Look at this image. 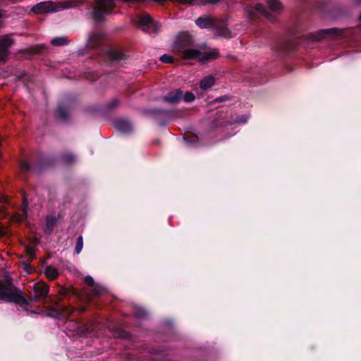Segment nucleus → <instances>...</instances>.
Returning <instances> with one entry per match:
<instances>
[{"instance_id": "f257e3e1", "label": "nucleus", "mask_w": 361, "mask_h": 361, "mask_svg": "<svg viewBox=\"0 0 361 361\" xmlns=\"http://www.w3.org/2000/svg\"><path fill=\"white\" fill-rule=\"evenodd\" d=\"M173 51L183 59H195L205 63L219 57L216 49L206 50L204 44L195 43L193 37L188 34L180 35L173 46Z\"/></svg>"}, {"instance_id": "f03ea898", "label": "nucleus", "mask_w": 361, "mask_h": 361, "mask_svg": "<svg viewBox=\"0 0 361 361\" xmlns=\"http://www.w3.org/2000/svg\"><path fill=\"white\" fill-rule=\"evenodd\" d=\"M80 2V0H66L57 4L52 1H44L35 5L32 8V11L35 14L56 13L64 9L77 7Z\"/></svg>"}, {"instance_id": "7ed1b4c3", "label": "nucleus", "mask_w": 361, "mask_h": 361, "mask_svg": "<svg viewBox=\"0 0 361 361\" xmlns=\"http://www.w3.org/2000/svg\"><path fill=\"white\" fill-rule=\"evenodd\" d=\"M0 301L13 302L20 305H26L27 300L20 290L10 283L0 281Z\"/></svg>"}, {"instance_id": "20e7f679", "label": "nucleus", "mask_w": 361, "mask_h": 361, "mask_svg": "<svg viewBox=\"0 0 361 361\" xmlns=\"http://www.w3.org/2000/svg\"><path fill=\"white\" fill-rule=\"evenodd\" d=\"M133 20L137 26L147 34H157L159 32V25L147 13L137 15Z\"/></svg>"}, {"instance_id": "39448f33", "label": "nucleus", "mask_w": 361, "mask_h": 361, "mask_svg": "<svg viewBox=\"0 0 361 361\" xmlns=\"http://www.w3.org/2000/svg\"><path fill=\"white\" fill-rule=\"evenodd\" d=\"M195 23L200 28H212L216 27V35L224 37H231V32L229 30L224 26L217 27L216 20L210 16H203L199 17L196 20Z\"/></svg>"}, {"instance_id": "423d86ee", "label": "nucleus", "mask_w": 361, "mask_h": 361, "mask_svg": "<svg viewBox=\"0 0 361 361\" xmlns=\"http://www.w3.org/2000/svg\"><path fill=\"white\" fill-rule=\"evenodd\" d=\"M246 12L248 18L252 20L262 16H269L267 10L261 4L247 6Z\"/></svg>"}, {"instance_id": "0eeeda50", "label": "nucleus", "mask_w": 361, "mask_h": 361, "mask_svg": "<svg viewBox=\"0 0 361 361\" xmlns=\"http://www.w3.org/2000/svg\"><path fill=\"white\" fill-rule=\"evenodd\" d=\"M13 43V39L10 35L0 37V61H5L6 51Z\"/></svg>"}, {"instance_id": "6e6552de", "label": "nucleus", "mask_w": 361, "mask_h": 361, "mask_svg": "<svg viewBox=\"0 0 361 361\" xmlns=\"http://www.w3.org/2000/svg\"><path fill=\"white\" fill-rule=\"evenodd\" d=\"M33 290L35 295L32 298V300H37L41 298H45L48 294L49 287L44 283H37L33 286Z\"/></svg>"}, {"instance_id": "1a4fd4ad", "label": "nucleus", "mask_w": 361, "mask_h": 361, "mask_svg": "<svg viewBox=\"0 0 361 361\" xmlns=\"http://www.w3.org/2000/svg\"><path fill=\"white\" fill-rule=\"evenodd\" d=\"M182 98V92L178 90H174L170 92L164 97V101L169 104H176L180 101Z\"/></svg>"}, {"instance_id": "9d476101", "label": "nucleus", "mask_w": 361, "mask_h": 361, "mask_svg": "<svg viewBox=\"0 0 361 361\" xmlns=\"http://www.w3.org/2000/svg\"><path fill=\"white\" fill-rule=\"evenodd\" d=\"M102 38V34L95 31L90 34L87 42V47L90 49L95 48L99 45L100 39Z\"/></svg>"}, {"instance_id": "9b49d317", "label": "nucleus", "mask_w": 361, "mask_h": 361, "mask_svg": "<svg viewBox=\"0 0 361 361\" xmlns=\"http://www.w3.org/2000/svg\"><path fill=\"white\" fill-rule=\"evenodd\" d=\"M336 32H337V29H336V28L321 30L316 33L311 34L310 37L313 41H319V40L322 39V38H324L326 36V35H327V34L336 35Z\"/></svg>"}, {"instance_id": "f8f14e48", "label": "nucleus", "mask_w": 361, "mask_h": 361, "mask_svg": "<svg viewBox=\"0 0 361 361\" xmlns=\"http://www.w3.org/2000/svg\"><path fill=\"white\" fill-rule=\"evenodd\" d=\"M216 79L213 75H207L200 81V87L207 91L215 84Z\"/></svg>"}, {"instance_id": "ddd939ff", "label": "nucleus", "mask_w": 361, "mask_h": 361, "mask_svg": "<svg viewBox=\"0 0 361 361\" xmlns=\"http://www.w3.org/2000/svg\"><path fill=\"white\" fill-rule=\"evenodd\" d=\"M116 128L119 132L123 133H128L133 130L131 123L124 120L116 121Z\"/></svg>"}, {"instance_id": "4468645a", "label": "nucleus", "mask_w": 361, "mask_h": 361, "mask_svg": "<svg viewBox=\"0 0 361 361\" xmlns=\"http://www.w3.org/2000/svg\"><path fill=\"white\" fill-rule=\"evenodd\" d=\"M107 57L112 61H119L123 59V54L119 49L109 48L106 51Z\"/></svg>"}, {"instance_id": "2eb2a0df", "label": "nucleus", "mask_w": 361, "mask_h": 361, "mask_svg": "<svg viewBox=\"0 0 361 361\" xmlns=\"http://www.w3.org/2000/svg\"><path fill=\"white\" fill-rule=\"evenodd\" d=\"M267 5L273 12H278L282 8V5L279 0H267Z\"/></svg>"}, {"instance_id": "dca6fc26", "label": "nucleus", "mask_w": 361, "mask_h": 361, "mask_svg": "<svg viewBox=\"0 0 361 361\" xmlns=\"http://www.w3.org/2000/svg\"><path fill=\"white\" fill-rule=\"evenodd\" d=\"M44 274L49 279L54 280L57 278L59 272L56 269L52 267H47L44 270Z\"/></svg>"}, {"instance_id": "f3484780", "label": "nucleus", "mask_w": 361, "mask_h": 361, "mask_svg": "<svg viewBox=\"0 0 361 361\" xmlns=\"http://www.w3.org/2000/svg\"><path fill=\"white\" fill-rule=\"evenodd\" d=\"M51 43L54 46H63L68 44V41L66 37L62 36L53 38Z\"/></svg>"}, {"instance_id": "a211bd4d", "label": "nucleus", "mask_w": 361, "mask_h": 361, "mask_svg": "<svg viewBox=\"0 0 361 361\" xmlns=\"http://www.w3.org/2000/svg\"><path fill=\"white\" fill-rule=\"evenodd\" d=\"M134 314L137 318H145L147 315V311L140 306L135 307Z\"/></svg>"}, {"instance_id": "6ab92c4d", "label": "nucleus", "mask_w": 361, "mask_h": 361, "mask_svg": "<svg viewBox=\"0 0 361 361\" xmlns=\"http://www.w3.org/2000/svg\"><path fill=\"white\" fill-rule=\"evenodd\" d=\"M57 114L61 119H66L68 115V111L66 108L63 106H59L57 109Z\"/></svg>"}, {"instance_id": "aec40b11", "label": "nucleus", "mask_w": 361, "mask_h": 361, "mask_svg": "<svg viewBox=\"0 0 361 361\" xmlns=\"http://www.w3.org/2000/svg\"><path fill=\"white\" fill-rule=\"evenodd\" d=\"M83 247V239L81 235L78 236L75 245V252L79 254Z\"/></svg>"}, {"instance_id": "412c9836", "label": "nucleus", "mask_w": 361, "mask_h": 361, "mask_svg": "<svg viewBox=\"0 0 361 361\" xmlns=\"http://www.w3.org/2000/svg\"><path fill=\"white\" fill-rule=\"evenodd\" d=\"M63 161L66 164H71L75 161V157L71 154H65L62 157Z\"/></svg>"}, {"instance_id": "4be33fe9", "label": "nucleus", "mask_w": 361, "mask_h": 361, "mask_svg": "<svg viewBox=\"0 0 361 361\" xmlns=\"http://www.w3.org/2000/svg\"><path fill=\"white\" fill-rule=\"evenodd\" d=\"M27 205H28V203L27 202V200L25 199H24L23 200V214L20 216L19 217V221H23L24 219L27 216Z\"/></svg>"}, {"instance_id": "5701e85b", "label": "nucleus", "mask_w": 361, "mask_h": 361, "mask_svg": "<svg viewBox=\"0 0 361 361\" xmlns=\"http://www.w3.org/2000/svg\"><path fill=\"white\" fill-rule=\"evenodd\" d=\"M56 219L54 217H49L47 219L46 228L49 230H51Z\"/></svg>"}, {"instance_id": "b1692460", "label": "nucleus", "mask_w": 361, "mask_h": 361, "mask_svg": "<svg viewBox=\"0 0 361 361\" xmlns=\"http://www.w3.org/2000/svg\"><path fill=\"white\" fill-rule=\"evenodd\" d=\"M92 290L94 294L97 295H102L105 291V289L99 285H94L92 287Z\"/></svg>"}, {"instance_id": "393cba45", "label": "nucleus", "mask_w": 361, "mask_h": 361, "mask_svg": "<svg viewBox=\"0 0 361 361\" xmlns=\"http://www.w3.org/2000/svg\"><path fill=\"white\" fill-rule=\"evenodd\" d=\"M195 98V95L191 92H186L183 96V99L188 102H192Z\"/></svg>"}, {"instance_id": "a878e982", "label": "nucleus", "mask_w": 361, "mask_h": 361, "mask_svg": "<svg viewBox=\"0 0 361 361\" xmlns=\"http://www.w3.org/2000/svg\"><path fill=\"white\" fill-rule=\"evenodd\" d=\"M160 60L164 63H171L173 58L169 54H164L160 57Z\"/></svg>"}, {"instance_id": "bb28decb", "label": "nucleus", "mask_w": 361, "mask_h": 361, "mask_svg": "<svg viewBox=\"0 0 361 361\" xmlns=\"http://www.w3.org/2000/svg\"><path fill=\"white\" fill-rule=\"evenodd\" d=\"M119 104V102L117 99H112L110 102L107 104V108L109 109H112L116 108Z\"/></svg>"}, {"instance_id": "cd10ccee", "label": "nucleus", "mask_w": 361, "mask_h": 361, "mask_svg": "<svg viewBox=\"0 0 361 361\" xmlns=\"http://www.w3.org/2000/svg\"><path fill=\"white\" fill-rule=\"evenodd\" d=\"M20 168L23 171L27 172L30 169V165L25 161H20Z\"/></svg>"}, {"instance_id": "c85d7f7f", "label": "nucleus", "mask_w": 361, "mask_h": 361, "mask_svg": "<svg viewBox=\"0 0 361 361\" xmlns=\"http://www.w3.org/2000/svg\"><path fill=\"white\" fill-rule=\"evenodd\" d=\"M85 282L90 286L93 287L94 286V281L92 276H87L85 279Z\"/></svg>"}, {"instance_id": "c756f323", "label": "nucleus", "mask_w": 361, "mask_h": 361, "mask_svg": "<svg viewBox=\"0 0 361 361\" xmlns=\"http://www.w3.org/2000/svg\"><path fill=\"white\" fill-rule=\"evenodd\" d=\"M247 121V116L243 115L235 120V123H244Z\"/></svg>"}, {"instance_id": "7c9ffc66", "label": "nucleus", "mask_w": 361, "mask_h": 361, "mask_svg": "<svg viewBox=\"0 0 361 361\" xmlns=\"http://www.w3.org/2000/svg\"><path fill=\"white\" fill-rule=\"evenodd\" d=\"M195 140H190L188 138H184V143L187 147H191L192 145L195 143Z\"/></svg>"}, {"instance_id": "2f4dec72", "label": "nucleus", "mask_w": 361, "mask_h": 361, "mask_svg": "<svg viewBox=\"0 0 361 361\" xmlns=\"http://www.w3.org/2000/svg\"><path fill=\"white\" fill-rule=\"evenodd\" d=\"M228 99V97L227 96H222V97H219L218 98H216V99H214V102H223V101H225Z\"/></svg>"}, {"instance_id": "473e14b6", "label": "nucleus", "mask_w": 361, "mask_h": 361, "mask_svg": "<svg viewBox=\"0 0 361 361\" xmlns=\"http://www.w3.org/2000/svg\"><path fill=\"white\" fill-rule=\"evenodd\" d=\"M354 1L357 4H361V0H354Z\"/></svg>"}, {"instance_id": "72a5a7b5", "label": "nucleus", "mask_w": 361, "mask_h": 361, "mask_svg": "<svg viewBox=\"0 0 361 361\" xmlns=\"http://www.w3.org/2000/svg\"><path fill=\"white\" fill-rule=\"evenodd\" d=\"M3 199L6 200V197H0V202L3 201Z\"/></svg>"}, {"instance_id": "f704fd0d", "label": "nucleus", "mask_w": 361, "mask_h": 361, "mask_svg": "<svg viewBox=\"0 0 361 361\" xmlns=\"http://www.w3.org/2000/svg\"><path fill=\"white\" fill-rule=\"evenodd\" d=\"M360 20H361V13H360Z\"/></svg>"}]
</instances>
